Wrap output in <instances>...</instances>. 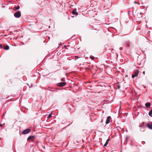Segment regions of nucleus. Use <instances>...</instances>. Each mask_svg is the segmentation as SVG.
<instances>
[{"label":"nucleus","mask_w":152,"mask_h":152,"mask_svg":"<svg viewBox=\"0 0 152 152\" xmlns=\"http://www.w3.org/2000/svg\"><path fill=\"white\" fill-rule=\"evenodd\" d=\"M139 71L138 70H134V72L132 75V77L133 78L137 76L138 75Z\"/></svg>","instance_id":"nucleus-1"},{"label":"nucleus","mask_w":152,"mask_h":152,"mask_svg":"<svg viewBox=\"0 0 152 152\" xmlns=\"http://www.w3.org/2000/svg\"><path fill=\"white\" fill-rule=\"evenodd\" d=\"M21 12L20 11H18L15 12L14 14V16L16 18H19L21 16Z\"/></svg>","instance_id":"nucleus-2"},{"label":"nucleus","mask_w":152,"mask_h":152,"mask_svg":"<svg viewBox=\"0 0 152 152\" xmlns=\"http://www.w3.org/2000/svg\"><path fill=\"white\" fill-rule=\"evenodd\" d=\"M31 131V129H27L24 130L22 132V134H26L29 133Z\"/></svg>","instance_id":"nucleus-3"},{"label":"nucleus","mask_w":152,"mask_h":152,"mask_svg":"<svg viewBox=\"0 0 152 152\" xmlns=\"http://www.w3.org/2000/svg\"><path fill=\"white\" fill-rule=\"evenodd\" d=\"M66 84L65 82H60L57 84V86L60 87H63L65 86Z\"/></svg>","instance_id":"nucleus-4"},{"label":"nucleus","mask_w":152,"mask_h":152,"mask_svg":"<svg viewBox=\"0 0 152 152\" xmlns=\"http://www.w3.org/2000/svg\"><path fill=\"white\" fill-rule=\"evenodd\" d=\"M111 118V117L110 116H109L107 117V118L106 120V124H107L110 123V119Z\"/></svg>","instance_id":"nucleus-5"},{"label":"nucleus","mask_w":152,"mask_h":152,"mask_svg":"<svg viewBox=\"0 0 152 152\" xmlns=\"http://www.w3.org/2000/svg\"><path fill=\"white\" fill-rule=\"evenodd\" d=\"M35 136L34 135H31L29 136L27 138V140L28 141L31 140V139H32L33 138H35Z\"/></svg>","instance_id":"nucleus-6"},{"label":"nucleus","mask_w":152,"mask_h":152,"mask_svg":"<svg viewBox=\"0 0 152 152\" xmlns=\"http://www.w3.org/2000/svg\"><path fill=\"white\" fill-rule=\"evenodd\" d=\"M137 50L139 51L140 54H141L142 53H143V51L141 48H137Z\"/></svg>","instance_id":"nucleus-7"},{"label":"nucleus","mask_w":152,"mask_h":152,"mask_svg":"<svg viewBox=\"0 0 152 152\" xmlns=\"http://www.w3.org/2000/svg\"><path fill=\"white\" fill-rule=\"evenodd\" d=\"M110 140V139H107L106 141V142L104 144V147H105V146H107V144H108V142H109V141Z\"/></svg>","instance_id":"nucleus-8"},{"label":"nucleus","mask_w":152,"mask_h":152,"mask_svg":"<svg viewBox=\"0 0 152 152\" xmlns=\"http://www.w3.org/2000/svg\"><path fill=\"white\" fill-rule=\"evenodd\" d=\"M147 127L150 129H152V124H150L148 123L147 124Z\"/></svg>","instance_id":"nucleus-9"},{"label":"nucleus","mask_w":152,"mask_h":152,"mask_svg":"<svg viewBox=\"0 0 152 152\" xmlns=\"http://www.w3.org/2000/svg\"><path fill=\"white\" fill-rule=\"evenodd\" d=\"M76 10H74L72 12V13L73 15H78V13L75 11Z\"/></svg>","instance_id":"nucleus-10"},{"label":"nucleus","mask_w":152,"mask_h":152,"mask_svg":"<svg viewBox=\"0 0 152 152\" xmlns=\"http://www.w3.org/2000/svg\"><path fill=\"white\" fill-rule=\"evenodd\" d=\"M151 103L148 102L145 104V106L147 107H149L151 105Z\"/></svg>","instance_id":"nucleus-11"},{"label":"nucleus","mask_w":152,"mask_h":152,"mask_svg":"<svg viewBox=\"0 0 152 152\" xmlns=\"http://www.w3.org/2000/svg\"><path fill=\"white\" fill-rule=\"evenodd\" d=\"M148 114L149 116L152 117V110L149 111Z\"/></svg>","instance_id":"nucleus-12"},{"label":"nucleus","mask_w":152,"mask_h":152,"mask_svg":"<svg viewBox=\"0 0 152 152\" xmlns=\"http://www.w3.org/2000/svg\"><path fill=\"white\" fill-rule=\"evenodd\" d=\"M52 116V114L51 113L48 116V117H47V118L48 119H49V118H50Z\"/></svg>","instance_id":"nucleus-13"},{"label":"nucleus","mask_w":152,"mask_h":152,"mask_svg":"<svg viewBox=\"0 0 152 152\" xmlns=\"http://www.w3.org/2000/svg\"><path fill=\"white\" fill-rule=\"evenodd\" d=\"M90 58L92 60H94L95 59V57L94 56H90Z\"/></svg>","instance_id":"nucleus-14"},{"label":"nucleus","mask_w":152,"mask_h":152,"mask_svg":"<svg viewBox=\"0 0 152 152\" xmlns=\"http://www.w3.org/2000/svg\"><path fill=\"white\" fill-rule=\"evenodd\" d=\"M20 6H18L17 7H15V8L16 9L15 10H18L20 9Z\"/></svg>","instance_id":"nucleus-15"},{"label":"nucleus","mask_w":152,"mask_h":152,"mask_svg":"<svg viewBox=\"0 0 152 152\" xmlns=\"http://www.w3.org/2000/svg\"><path fill=\"white\" fill-rule=\"evenodd\" d=\"M4 48H9V46L7 45H4Z\"/></svg>","instance_id":"nucleus-16"},{"label":"nucleus","mask_w":152,"mask_h":152,"mask_svg":"<svg viewBox=\"0 0 152 152\" xmlns=\"http://www.w3.org/2000/svg\"><path fill=\"white\" fill-rule=\"evenodd\" d=\"M50 88L49 87H48V89L50 91H54V90H51L50 89Z\"/></svg>","instance_id":"nucleus-17"},{"label":"nucleus","mask_w":152,"mask_h":152,"mask_svg":"<svg viewBox=\"0 0 152 152\" xmlns=\"http://www.w3.org/2000/svg\"><path fill=\"white\" fill-rule=\"evenodd\" d=\"M117 86H118V89H119L120 88V87H121L120 86V85H118Z\"/></svg>","instance_id":"nucleus-18"},{"label":"nucleus","mask_w":152,"mask_h":152,"mask_svg":"<svg viewBox=\"0 0 152 152\" xmlns=\"http://www.w3.org/2000/svg\"><path fill=\"white\" fill-rule=\"evenodd\" d=\"M4 50H8L10 48H4Z\"/></svg>","instance_id":"nucleus-19"},{"label":"nucleus","mask_w":152,"mask_h":152,"mask_svg":"<svg viewBox=\"0 0 152 152\" xmlns=\"http://www.w3.org/2000/svg\"><path fill=\"white\" fill-rule=\"evenodd\" d=\"M3 47V45L2 44H0V48H2Z\"/></svg>","instance_id":"nucleus-20"},{"label":"nucleus","mask_w":152,"mask_h":152,"mask_svg":"<svg viewBox=\"0 0 152 152\" xmlns=\"http://www.w3.org/2000/svg\"><path fill=\"white\" fill-rule=\"evenodd\" d=\"M64 46L65 47H69V46H68V45H67V46H66V45H64Z\"/></svg>","instance_id":"nucleus-21"},{"label":"nucleus","mask_w":152,"mask_h":152,"mask_svg":"<svg viewBox=\"0 0 152 152\" xmlns=\"http://www.w3.org/2000/svg\"><path fill=\"white\" fill-rule=\"evenodd\" d=\"M75 58H77V59H78L79 58L77 56H75Z\"/></svg>","instance_id":"nucleus-22"},{"label":"nucleus","mask_w":152,"mask_h":152,"mask_svg":"<svg viewBox=\"0 0 152 152\" xmlns=\"http://www.w3.org/2000/svg\"><path fill=\"white\" fill-rule=\"evenodd\" d=\"M122 49H123V48H119V49H120V50H122Z\"/></svg>","instance_id":"nucleus-23"},{"label":"nucleus","mask_w":152,"mask_h":152,"mask_svg":"<svg viewBox=\"0 0 152 152\" xmlns=\"http://www.w3.org/2000/svg\"><path fill=\"white\" fill-rule=\"evenodd\" d=\"M142 73L144 74H144H145V72L144 71Z\"/></svg>","instance_id":"nucleus-24"},{"label":"nucleus","mask_w":152,"mask_h":152,"mask_svg":"<svg viewBox=\"0 0 152 152\" xmlns=\"http://www.w3.org/2000/svg\"><path fill=\"white\" fill-rule=\"evenodd\" d=\"M2 126V124H0V126Z\"/></svg>","instance_id":"nucleus-25"},{"label":"nucleus","mask_w":152,"mask_h":152,"mask_svg":"<svg viewBox=\"0 0 152 152\" xmlns=\"http://www.w3.org/2000/svg\"><path fill=\"white\" fill-rule=\"evenodd\" d=\"M31 87H30L29 86V87H32V85H31Z\"/></svg>","instance_id":"nucleus-26"},{"label":"nucleus","mask_w":152,"mask_h":152,"mask_svg":"<svg viewBox=\"0 0 152 152\" xmlns=\"http://www.w3.org/2000/svg\"><path fill=\"white\" fill-rule=\"evenodd\" d=\"M61 81H63V80H62V79H61Z\"/></svg>","instance_id":"nucleus-27"},{"label":"nucleus","mask_w":152,"mask_h":152,"mask_svg":"<svg viewBox=\"0 0 152 152\" xmlns=\"http://www.w3.org/2000/svg\"><path fill=\"white\" fill-rule=\"evenodd\" d=\"M141 127H143V126H141Z\"/></svg>","instance_id":"nucleus-28"},{"label":"nucleus","mask_w":152,"mask_h":152,"mask_svg":"<svg viewBox=\"0 0 152 152\" xmlns=\"http://www.w3.org/2000/svg\"><path fill=\"white\" fill-rule=\"evenodd\" d=\"M49 28H50V26H49Z\"/></svg>","instance_id":"nucleus-29"},{"label":"nucleus","mask_w":152,"mask_h":152,"mask_svg":"<svg viewBox=\"0 0 152 152\" xmlns=\"http://www.w3.org/2000/svg\"><path fill=\"white\" fill-rule=\"evenodd\" d=\"M104 51H102V52H103Z\"/></svg>","instance_id":"nucleus-30"},{"label":"nucleus","mask_w":152,"mask_h":152,"mask_svg":"<svg viewBox=\"0 0 152 152\" xmlns=\"http://www.w3.org/2000/svg\"><path fill=\"white\" fill-rule=\"evenodd\" d=\"M109 49V50H110V49H109V48H108Z\"/></svg>","instance_id":"nucleus-31"}]
</instances>
